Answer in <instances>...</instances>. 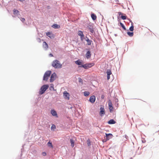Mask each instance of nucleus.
I'll list each match as a JSON object with an SVG mask.
<instances>
[{
	"label": "nucleus",
	"instance_id": "26",
	"mask_svg": "<svg viewBox=\"0 0 159 159\" xmlns=\"http://www.w3.org/2000/svg\"><path fill=\"white\" fill-rule=\"evenodd\" d=\"M47 144H48V145L49 147H50L51 148H53V146H52V143L50 142H49Z\"/></svg>",
	"mask_w": 159,
	"mask_h": 159
},
{
	"label": "nucleus",
	"instance_id": "12",
	"mask_svg": "<svg viewBox=\"0 0 159 159\" xmlns=\"http://www.w3.org/2000/svg\"><path fill=\"white\" fill-rule=\"evenodd\" d=\"M107 79L109 80L110 79V75L112 74L111 70H107Z\"/></svg>",
	"mask_w": 159,
	"mask_h": 159
},
{
	"label": "nucleus",
	"instance_id": "2",
	"mask_svg": "<svg viewBox=\"0 0 159 159\" xmlns=\"http://www.w3.org/2000/svg\"><path fill=\"white\" fill-rule=\"evenodd\" d=\"M49 86L48 85H44L42 86L39 91V94H43L48 89Z\"/></svg>",
	"mask_w": 159,
	"mask_h": 159
},
{
	"label": "nucleus",
	"instance_id": "35",
	"mask_svg": "<svg viewBox=\"0 0 159 159\" xmlns=\"http://www.w3.org/2000/svg\"><path fill=\"white\" fill-rule=\"evenodd\" d=\"M21 20L22 22H24L25 20V19L24 18H21Z\"/></svg>",
	"mask_w": 159,
	"mask_h": 159
},
{
	"label": "nucleus",
	"instance_id": "32",
	"mask_svg": "<svg viewBox=\"0 0 159 159\" xmlns=\"http://www.w3.org/2000/svg\"><path fill=\"white\" fill-rule=\"evenodd\" d=\"M87 143L88 146H90L91 145L90 141L89 140H88L87 141Z\"/></svg>",
	"mask_w": 159,
	"mask_h": 159
},
{
	"label": "nucleus",
	"instance_id": "8",
	"mask_svg": "<svg viewBox=\"0 0 159 159\" xmlns=\"http://www.w3.org/2000/svg\"><path fill=\"white\" fill-rule=\"evenodd\" d=\"M78 34L80 37L81 39L82 40L84 38V35L83 32L81 30H79L78 31Z\"/></svg>",
	"mask_w": 159,
	"mask_h": 159
},
{
	"label": "nucleus",
	"instance_id": "27",
	"mask_svg": "<svg viewBox=\"0 0 159 159\" xmlns=\"http://www.w3.org/2000/svg\"><path fill=\"white\" fill-rule=\"evenodd\" d=\"M120 25L123 28L124 30H126V28H125V26H124V25L121 22H120Z\"/></svg>",
	"mask_w": 159,
	"mask_h": 159
},
{
	"label": "nucleus",
	"instance_id": "31",
	"mask_svg": "<svg viewBox=\"0 0 159 159\" xmlns=\"http://www.w3.org/2000/svg\"><path fill=\"white\" fill-rule=\"evenodd\" d=\"M129 30L131 31H133L134 30V26L133 25H132V26L130 27Z\"/></svg>",
	"mask_w": 159,
	"mask_h": 159
},
{
	"label": "nucleus",
	"instance_id": "34",
	"mask_svg": "<svg viewBox=\"0 0 159 159\" xmlns=\"http://www.w3.org/2000/svg\"><path fill=\"white\" fill-rule=\"evenodd\" d=\"M79 81L80 83H82L83 80H82L80 78H79Z\"/></svg>",
	"mask_w": 159,
	"mask_h": 159
},
{
	"label": "nucleus",
	"instance_id": "38",
	"mask_svg": "<svg viewBox=\"0 0 159 159\" xmlns=\"http://www.w3.org/2000/svg\"><path fill=\"white\" fill-rule=\"evenodd\" d=\"M119 15H122V14L120 12H119Z\"/></svg>",
	"mask_w": 159,
	"mask_h": 159
},
{
	"label": "nucleus",
	"instance_id": "5",
	"mask_svg": "<svg viewBox=\"0 0 159 159\" xmlns=\"http://www.w3.org/2000/svg\"><path fill=\"white\" fill-rule=\"evenodd\" d=\"M108 106L110 112H112L113 111V107L112 106V104L111 101L110 100L108 101Z\"/></svg>",
	"mask_w": 159,
	"mask_h": 159
},
{
	"label": "nucleus",
	"instance_id": "17",
	"mask_svg": "<svg viewBox=\"0 0 159 159\" xmlns=\"http://www.w3.org/2000/svg\"><path fill=\"white\" fill-rule=\"evenodd\" d=\"M70 142L71 143V146L72 148H73L74 146L75 141L73 139H70Z\"/></svg>",
	"mask_w": 159,
	"mask_h": 159
},
{
	"label": "nucleus",
	"instance_id": "7",
	"mask_svg": "<svg viewBox=\"0 0 159 159\" xmlns=\"http://www.w3.org/2000/svg\"><path fill=\"white\" fill-rule=\"evenodd\" d=\"M56 74L55 73H53L51 76V78L50 79V82H53L55 79L56 77Z\"/></svg>",
	"mask_w": 159,
	"mask_h": 159
},
{
	"label": "nucleus",
	"instance_id": "37",
	"mask_svg": "<svg viewBox=\"0 0 159 159\" xmlns=\"http://www.w3.org/2000/svg\"><path fill=\"white\" fill-rule=\"evenodd\" d=\"M50 56H51V57H53V55L51 54V53H50V54H49Z\"/></svg>",
	"mask_w": 159,
	"mask_h": 159
},
{
	"label": "nucleus",
	"instance_id": "9",
	"mask_svg": "<svg viewBox=\"0 0 159 159\" xmlns=\"http://www.w3.org/2000/svg\"><path fill=\"white\" fill-rule=\"evenodd\" d=\"M106 139L107 140H109L113 136V135L111 134H107L106 133Z\"/></svg>",
	"mask_w": 159,
	"mask_h": 159
},
{
	"label": "nucleus",
	"instance_id": "11",
	"mask_svg": "<svg viewBox=\"0 0 159 159\" xmlns=\"http://www.w3.org/2000/svg\"><path fill=\"white\" fill-rule=\"evenodd\" d=\"M100 115L101 116H102L103 115L105 114V110L103 107H101L100 108Z\"/></svg>",
	"mask_w": 159,
	"mask_h": 159
},
{
	"label": "nucleus",
	"instance_id": "10",
	"mask_svg": "<svg viewBox=\"0 0 159 159\" xmlns=\"http://www.w3.org/2000/svg\"><path fill=\"white\" fill-rule=\"evenodd\" d=\"M95 100V97L93 95L91 96L90 98L89 101L92 103H94Z\"/></svg>",
	"mask_w": 159,
	"mask_h": 159
},
{
	"label": "nucleus",
	"instance_id": "6",
	"mask_svg": "<svg viewBox=\"0 0 159 159\" xmlns=\"http://www.w3.org/2000/svg\"><path fill=\"white\" fill-rule=\"evenodd\" d=\"M63 96L64 98L66 99L69 100L70 99V95L66 91H65L64 92Z\"/></svg>",
	"mask_w": 159,
	"mask_h": 159
},
{
	"label": "nucleus",
	"instance_id": "36",
	"mask_svg": "<svg viewBox=\"0 0 159 159\" xmlns=\"http://www.w3.org/2000/svg\"><path fill=\"white\" fill-rule=\"evenodd\" d=\"M42 154L43 156H45L46 155V153L44 152H43Z\"/></svg>",
	"mask_w": 159,
	"mask_h": 159
},
{
	"label": "nucleus",
	"instance_id": "29",
	"mask_svg": "<svg viewBox=\"0 0 159 159\" xmlns=\"http://www.w3.org/2000/svg\"><path fill=\"white\" fill-rule=\"evenodd\" d=\"M52 27L54 28H58V25L56 24H54L53 25Z\"/></svg>",
	"mask_w": 159,
	"mask_h": 159
},
{
	"label": "nucleus",
	"instance_id": "4",
	"mask_svg": "<svg viewBox=\"0 0 159 159\" xmlns=\"http://www.w3.org/2000/svg\"><path fill=\"white\" fill-rule=\"evenodd\" d=\"M94 64L93 63H87L79 66V67H83L85 69H88L89 68L91 67Z\"/></svg>",
	"mask_w": 159,
	"mask_h": 159
},
{
	"label": "nucleus",
	"instance_id": "14",
	"mask_svg": "<svg viewBox=\"0 0 159 159\" xmlns=\"http://www.w3.org/2000/svg\"><path fill=\"white\" fill-rule=\"evenodd\" d=\"M43 46L44 48L47 50L48 48V45L47 43L45 42H44L43 44Z\"/></svg>",
	"mask_w": 159,
	"mask_h": 159
},
{
	"label": "nucleus",
	"instance_id": "18",
	"mask_svg": "<svg viewBox=\"0 0 159 159\" xmlns=\"http://www.w3.org/2000/svg\"><path fill=\"white\" fill-rule=\"evenodd\" d=\"M85 56H86V57L88 58H90L91 57V54H90V52L89 51H88L86 55H85Z\"/></svg>",
	"mask_w": 159,
	"mask_h": 159
},
{
	"label": "nucleus",
	"instance_id": "33",
	"mask_svg": "<svg viewBox=\"0 0 159 159\" xmlns=\"http://www.w3.org/2000/svg\"><path fill=\"white\" fill-rule=\"evenodd\" d=\"M121 18L123 20H125L126 19V16H121Z\"/></svg>",
	"mask_w": 159,
	"mask_h": 159
},
{
	"label": "nucleus",
	"instance_id": "13",
	"mask_svg": "<svg viewBox=\"0 0 159 159\" xmlns=\"http://www.w3.org/2000/svg\"><path fill=\"white\" fill-rule=\"evenodd\" d=\"M51 113L52 116H55L56 117H58L57 115V113L55 110H52L51 111Z\"/></svg>",
	"mask_w": 159,
	"mask_h": 159
},
{
	"label": "nucleus",
	"instance_id": "25",
	"mask_svg": "<svg viewBox=\"0 0 159 159\" xmlns=\"http://www.w3.org/2000/svg\"><path fill=\"white\" fill-rule=\"evenodd\" d=\"M89 92L87 91H85L84 92V95L85 96H88L89 95Z\"/></svg>",
	"mask_w": 159,
	"mask_h": 159
},
{
	"label": "nucleus",
	"instance_id": "23",
	"mask_svg": "<svg viewBox=\"0 0 159 159\" xmlns=\"http://www.w3.org/2000/svg\"><path fill=\"white\" fill-rule=\"evenodd\" d=\"M127 34L130 37L133 36L134 35L133 32H127Z\"/></svg>",
	"mask_w": 159,
	"mask_h": 159
},
{
	"label": "nucleus",
	"instance_id": "1",
	"mask_svg": "<svg viewBox=\"0 0 159 159\" xmlns=\"http://www.w3.org/2000/svg\"><path fill=\"white\" fill-rule=\"evenodd\" d=\"M52 66L55 68H60L62 67V65L60 63L59 61L57 60L53 61L52 63Z\"/></svg>",
	"mask_w": 159,
	"mask_h": 159
},
{
	"label": "nucleus",
	"instance_id": "28",
	"mask_svg": "<svg viewBox=\"0 0 159 159\" xmlns=\"http://www.w3.org/2000/svg\"><path fill=\"white\" fill-rule=\"evenodd\" d=\"M56 129V126L55 125H52V126H51V129L52 130V129Z\"/></svg>",
	"mask_w": 159,
	"mask_h": 159
},
{
	"label": "nucleus",
	"instance_id": "22",
	"mask_svg": "<svg viewBox=\"0 0 159 159\" xmlns=\"http://www.w3.org/2000/svg\"><path fill=\"white\" fill-rule=\"evenodd\" d=\"M128 136L127 135H126L123 136V140L124 141H127L128 139Z\"/></svg>",
	"mask_w": 159,
	"mask_h": 159
},
{
	"label": "nucleus",
	"instance_id": "21",
	"mask_svg": "<svg viewBox=\"0 0 159 159\" xmlns=\"http://www.w3.org/2000/svg\"><path fill=\"white\" fill-rule=\"evenodd\" d=\"M86 41L87 42V44L88 45H91L92 42L91 40H89L88 38H87V39H86Z\"/></svg>",
	"mask_w": 159,
	"mask_h": 159
},
{
	"label": "nucleus",
	"instance_id": "16",
	"mask_svg": "<svg viewBox=\"0 0 159 159\" xmlns=\"http://www.w3.org/2000/svg\"><path fill=\"white\" fill-rule=\"evenodd\" d=\"M116 123V121L113 119H111L109 120L108 123L109 124H114Z\"/></svg>",
	"mask_w": 159,
	"mask_h": 159
},
{
	"label": "nucleus",
	"instance_id": "30",
	"mask_svg": "<svg viewBox=\"0 0 159 159\" xmlns=\"http://www.w3.org/2000/svg\"><path fill=\"white\" fill-rule=\"evenodd\" d=\"M19 11L17 10L14 9L13 10V12L14 14H17L19 12Z\"/></svg>",
	"mask_w": 159,
	"mask_h": 159
},
{
	"label": "nucleus",
	"instance_id": "3",
	"mask_svg": "<svg viewBox=\"0 0 159 159\" xmlns=\"http://www.w3.org/2000/svg\"><path fill=\"white\" fill-rule=\"evenodd\" d=\"M51 73V71L48 70L46 71L44 74L43 77V80L47 81L48 78L50 77Z\"/></svg>",
	"mask_w": 159,
	"mask_h": 159
},
{
	"label": "nucleus",
	"instance_id": "24",
	"mask_svg": "<svg viewBox=\"0 0 159 159\" xmlns=\"http://www.w3.org/2000/svg\"><path fill=\"white\" fill-rule=\"evenodd\" d=\"M53 86L54 85L53 84H51L50 85V87L49 88V89L50 90H54V88Z\"/></svg>",
	"mask_w": 159,
	"mask_h": 159
},
{
	"label": "nucleus",
	"instance_id": "15",
	"mask_svg": "<svg viewBox=\"0 0 159 159\" xmlns=\"http://www.w3.org/2000/svg\"><path fill=\"white\" fill-rule=\"evenodd\" d=\"M75 63L76 64L78 65H80L83 64V62L80 60H78L76 61H75Z\"/></svg>",
	"mask_w": 159,
	"mask_h": 159
},
{
	"label": "nucleus",
	"instance_id": "19",
	"mask_svg": "<svg viewBox=\"0 0 159 159\" xmlns=\"http://www.w3.org/2000/svg\"><path fill=\"white\" fill-rule=\"evenodd\" d=\"M47 35L50 38H52L53 37V35L52 34L51 32H48L47 33Z\"/></svg>",
	"mask_w": 159,
	"mask_h": 159
},
{
	"label": "nucleus",
	"instance_id": "20",
	"mask_svg": "<svg viewBox=\"0 0 159 159\" xmlns=\"http://www.w3.org/2000/svg\"><path fill=\"white\" fill-rule=\"evenodd\" d=\"M91 17L93 20H95L97 19V16L93 13H92L91 15Z\"/></svg>",
	"mask_w": 159,
	"mask_h": 159
}]
</instances>
